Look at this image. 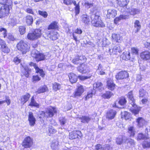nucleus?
<instances>
[{
    "instance_id": "obj_1",
    "label": "nucleus",
    "mask_w": 150,
    "mask_h": 150,
    "mask_svg": "<svg viewBox=\"0 0 150 150\" xmlns=\"http://www.w3.org/2000/svg\"><path fill=\"white\" fill-rule=\"evenodd\" d=\"M101 15L100 12L98 11L91 16V23L93 26L98 28L105 26V24L101 20Z\"/></svg>"
},
{
    "instance_id": "obj_2",
    "label": "nucleus",
    "mask_w": 150,
    "mask_h": 150,
    "mask_svg": "<svg viewBox=\"0 0 150 150\" xmlns=\"http://www.w3.org/2000/svg\"><path fill=\"white\" fill-rule=\"evenodd\" d=\"M0 4L3 5L0 7V18H5L8 16L10 9L12 8V2H7L2 4L0 3Z\"/></svg>"
},
{
    "instance_id": "obj_3",
    "label": "nucleus",
    "mask_w": 150,
    "mask_h": 150,
    "mask_svg": "<svg viewBox=\"0 0 150 150\" xmlns=\"http://www.w3.org/2000/svg\"><path fill=\"white\" fill-rule=\"evenodd\" d=\"M127 97L129 99V103L132 106L130 109V111L134 115L137 116L139 113L140 108L135 103V100L134 98L133 94L132 91L128 93Z\"/></svg>"
},
{
    "instance_id": "obj_4",
    "label": "nucleus",
    "mask_w": 150,
    "mask_h": 150,
    "mask_svg": "<svg viewBox=\"0 0 150 150\" xmlns=\"http://www.w3.org/2000/svg\"><path fill=\"white\" fill-rule=\"evenodd\" d=\"M42 34V31L40 29H35L33 32L28 34L27 38L30 40H36L40 38Z\"/></svg>"
},
{
    "instance_id": "obj_5",
    "label": "nucleus",
    "mask_w": 150,
    "mask_h": 150,
    "mask_svg": "<svg viewBox=\"0 0 150 150\" xmlns=\"http://www.w3.org/2000/svg\"><path fill=\"white\" fill-rule=\"evenodd\" d=\"M17 47L18 50L22 52L23 54H25L29 51V47L23 41L19 42L17 44Z\"/></svg>"
},
{
    "instance_id": "obj_6",
    "label": "nucleus",
    "mask_w": 150,
    "mask_h": 150,
    "mask_svg": "<svg viewBox=\"0 0 150 150\" xmlns=\"http://www.w3.org/2000/svg\"><path fill=\"white\" fill-rule=\"evenodd\" d=\"M32 56L34 57L36 61L39 62L43 60L46 59V55L44 54L40 53L35 50L33 51L31 53Z\"/></svg>"
},
{
    "instance_id": "obj_7",
    "label": "nucleus",
    "mask_w": 150,
    "mask_h": 150,
    "mask_svg": "<svg viewBox=\"0 0 150 150\" xmlns=\"http://www.w3.org/2000/svg\"><path fill=\"white\" fill-rule=\"evenodd\" d=\"M86 60V58L83 55H78L72 60V62L74 64H81Z\"/></svg>"
},
{
    "instance_id": "obj_8",
    "label": "nucleus",
    "mask_w": 150,
    "mask_h": 150,
    "mask_svg": "<svg viewBox=\"0 0 150 150\" xmlns=\"http://www.w3.org/2000/svg\"><path fill=\"white\" fill-rule=\"evenodd\" d=\"M82 136V134L80 131H74L69 133V138L71 139H73L77 138H81Z\"/></svg>"
},
{
    "instance_id": "obj_9",
    "label": "nucleus",
    "mask_w": 150,
    "mask_h": 150,
    "mask_svg": "<svg viewBox=\"0 0 150 150\" xmlns=\"http://www.w3.org/2000/svg\"><path fill=\"white\" fill-rule=\"evenodd\" d=\"M33 144L32 140L30 137L25 138L22 143V145L25 148L30 147Z\"/></svg>"
},
{
    "instance_id": "obj_10",
    "label": "nucleus",
    "mask_w": 150,
    "mask_h": 150,
    "mask_svg": "<svg viewBox=\"0 0 150 150\" xmlns=\"http://www.w3.org/2000/svg\"><path fill=\"white\" fill-rule=\"evenodd\" d=\"M117 114L116 111L113 109L108 110L106 113V117L108 120H110L113 119Z\"/></svg>"
},
{
    "instance_id": "obj_11",
    "label": "nucleus",
    "mask_w": 150,
    "mask_h": 150,
    "mask_svg": "<svg viewBox=\"0 0 150 150\" xmlns=\"http://www.w3.org/2000/svg\"><path fill=\"white\" fill-rule=\"evenodd\" d=\"M57 113L56 109L55 108H52L46 111L44 113V115L47 118L52 117L53 116L54 114H56Z\"/></svg>"
},
{
    "instance_id": "obj_12",
    "label": "nucleus",
    "mask_w": 150,
    "mask_h": 150,
    "mask_svg": "<svg viewBox=\"0 0 150 150\" xmlns=\"http://www.w3.org/2000/svg\"><path fill=\"white\" fill-rule=\"evenodd\" d=\"M84 91L83 86L80 84H78L77 86L76 91L75 92L74 96L75 97L79 96L82 94Z\"/></svg>"
},
{
    "instance_id": "obj_13",
    "label": "nucleus",
    "mask_w": 150,
    "mask_h": 150,
    "mask_svg": "<svg viewBox=\"0 0 150 150\" xmlns=\"http://www.w3.org/2000/svg\"><path fill=\"white\" fill-rule=\"evenodd\" d=\"M29 65L31 66H33L35 68L36 72L37 73L40 74V75L42 77H43L45 75L44 71L42 69H40L37 67L36 63H34L33 62H31L29 64Z\"/></svg>"
},
{
    "instance_id": "obj_14",
    "label": "nucleus",
    "mask_w": 150,
    "mask_h": 150,
    "mask_svg": "<svg viewBox=\"0 0 150 150\" xmlns=\"http://www.w3.org/2000/svg\"><path fill=\"white\" fill-rule=\"evenodd\" d=\"M77 69L80 72L83 73H86L90 71L89 67L83 64L77 67Z\"/></svg>"
},
{
    "instance_id": "obj_15",
    "label": "nucleus",
    "mask_w": 150,
    "mask_h": 150,
    "mask_svg": "<svg viewBox=\"0 0 150 150\" xmlns=\"http://www.w3.org/2000/svg\"><path fill=\"white\" fill-rule=\"evenodd\" d=\"M117 6L120 7L126 8L129 2V0H116Z\"/></svg>"
},
{
    "instance_id": "obj_16",
    "label": "nucleus",
    "mask_w": 150,
    "mask_h": 150,
    "mask_svg": "<svg viewBox=\"0 0 150 150\" xmlns=\"http://www.w3.org/2000/svg\"><path fill=\"white\" fill-rule=\"evenodd\" d=\"M128 74L125 71H121L119 72L116 75V78L117 80L123 79L128 77Z\"/></svg>"
},
{
    "instance_id": "obj_17",
    "label": "nucleus",
    "mask_w": 150,
    "mask_h": 150,
    "mask_svg": "<svg viewBox=\"0 0 150 150\" xmlns=\"http://www.w3.org/2000/svg\"><path fill=\"white\" fill-rule=\"evenodd\" d=\"M117 15V12L114 9H108L107 10L106 17L108 19L112 18H114Z\"/></svg>"
},
{
    "instance_id": "obj_18",
    "label": "nucleus",
    "mask_w": 150,
    "mask_h": 150,
    "mask_svg": "<svg viewBox=\"0 0 150 150\" xmlns=\"http://www.w3.org/2000/svg\"><path fill=\"white\" fill-rule=\"evenodd\" d=\"M109 52L113 54H117L118 53H120L122 52V49L119 45H117L114 46L112 49H110Z\"/></svg>"
},
{
    "instance_id": "obj_19",
    "label": "nucleus",
    "mask_w": 150,
    "mask_h": 150,
    "mask_svg": "<svg viewBox=\"0 0 150 150\" xmlns=\"http://www.w3.org/2000/svg\"><path fill=\"white\" fill-rule=\"evenodd\" d=\"M24 21L27 26L31 25L33 22V17L29 15H28L25 17Z\"/></svg>"
},
{
    "instance_id": "obj_20",
    "label": "nucleus",
    "mask_w": 150,
    "mask_h": 150,
    "mask_svg": "<svg viewBox=\"0 0 150 150\" xmlns=\"http://www.w3.org/2000/svg\"><path fill=\"white\" fill-rule=\"evenodd\" d=\"M28 120L30 125L31 126H34L35 124L36 119L32 112H30L29 113Z\"/></svg>"
},
{
    "instance_id": "obj_21",
    "label": "nucleus",
    "mask_w": 150,
    "mask_h": 150,
    "mask_svg": "<svg viewBox=\"0 0 150 150\" xmlns=\"http://www.w3.org/2000/svg\"><path fill=\"white\" fill-rule=\"evenodd\" d=\"M140 57L144 60H148L150 59V52L148 51L142 52L141 53Z\"/></svg>"
},
{
    "instance_id": "obj_22",
    "label": "nucleus",
    "mask_w": 150,
    "mask_h": 150,
    "mask_svg": "<svg viewBox=\"0 0 150 150\" xmlns=\"http://www.w3.org/2000/svg\"><path fill=\"white\" fill-rule=\"evenodd\" d=\"M81 21L86 25H88L90 22L89 16L87 15L83 14L81 16Z\"/></svg>"
},
{
    "instance_id": "obj_23",
    "label": "nucleus",
    "mask_w": 150,
    "mask_h": 150,
    "mask_svg": "<svg viewBox=\"0 0 150 150\" xmlns=\"http://www.w3.org/2000/svg\"><path fill=\"white\" fill-rule=\"evenodd\" d=\"M107 86L108 89L112 91L115 89V85L114 83L112 80L108 79L107 81Z\"/></svg>"
},
{
    "instance_id": "obj_24",
    "label": "nucleus",
    "mask_w": 150,
    "mask_h": 150,
    "mask_svg": "<svg viewBox=\"0 0 150 150\" xmlns=\"http://www.w3.org/2000/svg\"><path fill=\"white\" fill-rule=\"evenodd\" d=\"M70 82L72 83H76L78 77L74 74L70 73L68 75Z\"/></svg>"
},
{
    "instance_id": "obj_25",
    "label": "nucleus",
    "mask_w": 150,
    "mask_h": 150,
    "mask_svg": "<svg viewBox=\"0 0 150 150\" xmlns=\"http://www.w3.org/2000/svg\"><path fill=\"white\" fill-rule=\"evenodd\" d=\"M47 37L53 40H55L57 38V33L53 30H51L48 33Z\"/></svg>"
},
{
    "instance_id": "obj_26",
    "label": "nucleus",
    "mask_w": 150,
    "mask_h": 150,
    "mask_svg": "<svg viewBox=\"0 0 150 150\" xmlns=\"http://www.w3.org/2000/svg\"><path fill=\"white\" fill-rule=\"evenodd\" d=\"M149 138L148 134H144L142 133H139L137 135V139L138 141H139L145 139H148Z\"/></svg>"
},
{
    "instance_id": "obj_27",
    "label": "nucleus",
    "mask_w": 150,
    "mask_h": 150,
    "mask_svg": "<svg viewBox=\"0 0 150 150\" xmlns=\"http://www.w3.org/2000/svg\"><path fill=\"white\" fill-rule=\"evenodd\" d=\"M48 91L49 90L47 86L44 85L42 86H40V88H38V90L36 91V93H40Z\"/></svg>"
},
{
    "instance_id": "obj_28",
    "label": "nucleus",
    "mask_w": 150,
    "mask_h": 150,
    "mask_svg": "<svg viewBox=\"0 0 150 150\" xmlns=\"http://www.w3.org/2000/svg\"><path fill=\"white\" fill-rule=\"evenodd\" d=\"M30 97V95L29 93H27L25 95L22 96L21 98V103L24 104L29 100Z\"/></svg>"
},
{
    "instance_id": "obj_29",
    "label": "nucleus",
    "mask_w": 150,
    "mask_h": 150,
    "mask_svg": "<svg viewBox=\"0 0 150 150\" xmlns=\"http://www.w3.org/2000/svg\"><path fill=\"white\" fill-rule=\"evenodd\" d=\"M72 3L75 6L74 7V10L75 11V15H77L79 14L80 12V6L79 2L76 4V2L75 0H72Z\"/></svg>"
},
{
    "instance_id": "obj_30",
    "label": "nucleus",
    "mask_w": 150,
    "mask_h": 150,
    "mask_svg": "<svg viewBox=\"0 0 150 150\" xmlns=\"http://www.w3.org/2000/svg\"><path fill=\"white\" fill-rule=\"evenodd\" d=\"M112 37L113 40L117 42H120L122 40V37L118 34H113Z\"/></svg>"
},
{
    "instance_id": "obj_31",
    "label": "nucleus",
    "mask_w": 150,
    "mask_h": 150,
    "mask_svg": "<svg viewBox=\"0 0 150 150\" xmlns=\"http://www.w3.org/2000/svg\"><path fill=\"white\" fill-rule=\"evenodd\" d=\"M79 118L81 120V122L83 123H88L91 120V117L87 116H83Z\"/></svg>"
},
{
    "instance_id": "obj_32",
    "label": "nucleus",
    "mask_w": 150,
    "mask_h": 150,
    "mask_svg": "<svg viewBox=\"0 0 150 150\" xmlns=\"http://www.w3.org/2000/svg\"><path fill=\"white\" fill-rule=\"evenodd\" d=\"M136 122L137 123V126L140 127H142L144 124L145 121L143 118L139 117L137 119Z\"/></svg>"
},
{
    "instance_id": "obj_33",
    "label": "nucleus",
    "mask_w": 150,
    "mask_h": 150,
    "mask_svg": "<svg viewBox=\"0 0 150 150\" xmlns=\"http://www.w3.org/2000/svg\"><path fill=\"white\" fill-rule=\"evenodd\" d=\"M29 106H34L37 108H38L40 107L38 103L34 99V97H32L30 100V102Z\"/></svg>"
},
{
    "instance_id": "obj_34",
    "label": "nucleus",
    "mask_w": 150,
    "mask_h": 150,
    "mask_svg": "<svg viewBox=\"0 0 150 150\" xmlns=\"http://www.w3.org/2000/svg\"><path fill=\"white\" fill-rule=\"evenodd\" d=\"M126 137L122 136H119L117 138L116 142L117 144L121 145L123 142H125Z\"/></svg>"
},
{
    "instance_id": "obj_35",
    "label": "nucleus",
    "mask_w": 150,
    "mask_h": 150,
    "mask_svg": "<svg viewBox=\"0 0 150 150\" xmlns=\"http://www.w3.org/2000/svg\"><path fill=\"white\" fill-rule=\"evenodd\" d=\"M58 142L56 140H53L51 144V147L52 150H56L58 148Z\"/></svg>"
},
{
    "instance_id": "obj_36",
    "label": "nucleus",
    "mask_w": 150,
    "mask_h": 150,
    "mask_svg": "<svg viewBox=\"0 0 150 150\" xmlns=\"http://www.w3.org/2000/svg\"><path fill=\"white\" fill-rule=\"evenodd\" d=\"M59 27V24L58 22L54 21L50 24L47 28H58Z\"/></svg>"
},
{
    "instance_id": "obj_37",
    "label": "nucleus",
    "mask_w": 150,
    "mask_h": 150,
    "mask_svg": "<svg viewBox=\"0 0 150 150\" xmlns=\"http://www.w3.org/2000/svg\"><path fill=\"white\" fill-rule=\"evenodd\" d=\"M121 57L123 60H129L130 58V53L129 52H124L121 55Z\"/></svg>"
},
{
    "instance_id": "obj_38",
    "label": "nucleus",
    "mask_w": 150,
    "mask_h": 150,
    "mask_svg": "<svg viewBox=\"0 0 150 150\" xmlns=\"http://www.w3.org/2000/svg\"><path fill=\"white\" fill-rule=\"evenodd\" d=\"M139 97L143 98L147 97V93L146 91L143 89H140L139 91Z\"/></svg>"
},
{
    "instance_id": "obj_39",
    "label": "nucleus",
    "mask_w": 150,
    "mask_h": 150,
    "mask_svg": "<svg viewBox=\"0 0 150 150\" xmlns=\"http://www.w3.org/2000/svg\"><path fill=\"white\" fill-rule=\"evenodd\" d=\"M128 132L130 134L131 137H134L135 134V131L134 128L133 127H128Z\"/></svg>"
},
{
    "instance_id": "obj_40",
    "label": "nucleus",
    "mask_w": 150,
    "mask_h": 150,
    "mask_svg": "<svg viewBox=\"0 0 150 150\" xmlns=\"http://www.w3.org/2000/svg\"><path fill=\"white\" fill-rule=\"evenodd\" d=\"M126 16L123 15H120L119 17H116L114 19V22L116 24H117L119 22L121 19H125Z\"/></svg>"
},
{
    "instance_id": "obj_41",
    "label": "nucleus",
    "mask_w": 150,
    "mask_h": 150,
    "mask_svg": "<svg viewBox=\"0 0 150 150\" xmlns=\"http://www.w3.org/2000/svg\"><path fill=\"white\" fill-rule=\"evenodd\" d=\"M113 95V93L111 92L107 91L102 95V97L104 98L109 99Z\"/></svg>"
},
{
    "instance_id": "obj_42",
    "label": "nucleus",
    "mask_w": 150,
    "mask_h": 150,
    "mask_svg": "<svg viewBox=\"0 0 150 150\" xmlns=\"http://www.w3.org/2000/svg\"><path fill=\"white\" fill-rule=\"evenodd\" d=\"M127 101L125 98L123 97H120L118 101V103L121 105H124L126 103Z\"/></svg>"
},
{
    "instance_id": "obj_43",
    "label": "nucleus",
    "mask_w": 150,
    "mask_h": 150,
    "mask_svg": "<svg viewBox=\"0 0 150 150\" xmlns=\"http://www.w3.org/2000/svg\"><path fill=\"white\" fill-rule=\"evenodd\" d=\"M61 87V85L58 83L54 82L53 84V89L55 91L59 90Z\"/></svg>"
},
{
    "instance_id": "obj_44",
    "label": "nucleus",
    "mask_w": 150,
    "mask_h": 150,
    "mask_svg": "<svg viewBox=\"0 0 150 150\" xmlns=\"http://www.w3.org/2000/svg\"><path fill=\"white\" fill-rule=\"evenodd\" d=\"M142 146L144 149L150 148V140L144 141L142 143Z\"/></svg>"
},
{
    "instance_id": "obj_45",
    "label": "nucleus",
    "mask_w": 150,
    "mask_h": 150,
    "mask_svg": "<svg viewBox=\"0 0 150 150\" xmlns=\"http://www.w3.org/2000/svg\"><path fill=\"white\" fill-rule=\"evenodd\" d=\"M24 71H23V73L26 77H28L29 76L30 71V70L28 67L25 66L24 67Z\"/></svg>"
},
{
    "instance_id": "obj_46",
    "label": "nucleus",
    "mask_w": 150,
    "mask_h": 150,
    "mask_svg": "<svg viewBox=\"0 0 150 150\" xmlns=\"http://www.w3.org/2000/svg\"><path fill=\"white\" fill-rule=\"evenodd\" d=\"M59 120L61 125H64L67 122V120L64 117H60L59 118Z\"/></svg>"
},
{
    "instance_id": "obj_47",
    "label": "nucleus",
    "mask_w": 150,
    "mask_h": 150,
    "mask_svg": "<svg viewBox=\"0 0 150 150\" xmlns=\"http://www.w3.org/2000/svg\"><path fill=\"white\" fill-rule=\"evenodd\" d=\"M125 142L127 143L128 144H129L131 146H134L135 144V142L134 140L126 138Z\"/></svg>"
},
{
    "instance_id": "obj_48",
    "label": "nucleus",
    "mask_w": 150,
    "mask_h": 150,
    "mask_svg": "<svg viewBox=\"0 0 150 150\" xmlns=\"http://www.w3.org/2000/svg\"><path fill=\"white\" fill-rule=\"evenodd\" d=\"M38 13L39 15L42 16L44 18H46L48 16L47 13L46 11L39 10Z\"/></svg>"
},
{
    "instance_id": "obj_49",
    "label": "nucleus",
    "mask_w": 150,
    "mask_h": 150,
    "mask_svg": "<svg viewBox=\"0 0 150 150\" xmlns=\"http://www.w3.org/2000/svg\"><path fill=\"white\" fill-rule=\"evenodd\" d=\"M132 54L135 55H137L138 54L139 50L136 47H133L131 48Z\"/></svg>"
},
{
    "instance_id": "obj_50",
    "label": "nucleus",
    "mask_w": 150,
    "mask_h": 150,
    "mask_svg": "<svg viewBox=\"0 0 150 150\" xmlns=\"http://www.w3.org/2000/svg\"><path fill=\"white\" fill-rule=\"evenodd\" d=\"M137 10L135 8H132L129 10L128 12V13L134 16L137 13Z\"/></svg>"
},
{
    "instance_id": "obj_51",
    "label": "nucleus",
    "mask_w": 150,
    "mask_h": 150,
    "mask_svg": "<svg viewBox=\"0 0 150 150\" xmlns=\"http://www.w3.org/2000/svg\"><path fill=\"white\" fill-rule=\"evenodd\" d=\"M1 48H2V51L4 53H8L10 51V49L7 46L6 44L3 46Z\"/></svg>"
},
{
    "instance_id": "obj_52",
    "label": "nucleus",
    "mask_w": 150,
    "mask_h": 150,
    "mask_svg": "<svg viewBox=\"0 0 150 150\" xmlns=\"http://www.w3.org/2000/svg\"><path fill=\"white\" fill-rule=\"evenodd\" d=\"M134 27L135 28H141V24L139 20H136L135 21L134 23Z\"/></svg>"
},
{
    "instance_id": "obj_53",
    "label": "nucleus",
    "mask_w": 150,
    "mask_h": 150,
    "mask_svg": "<svg viewBox=\"0 0 150 150\" xmlns=\"http://www.w3.org/2000/svg\"><path fill=\"white\" fill-rule=\"evenodd\" d=\"M122 114L123 115L125 119L126 120H128L129 117V114L127 112H122Z\"/></svg>"
},
{
    "instance_id": "obj_54",
    "label": "nucleus",
    "mask_w": 150,
    "mask_h": 150,
    "mask_svg": "<svg viewBox=\"0 0 150 150\" xmlns=\"http://www.w3.org/2000/svg\"><path fill=\"white\" fill-rule=\"evenodd\" d=\"M25 12L34 15V13L33 10L30 8H27L25 10Z\"/></svg>"
},
{
    "instance_id": "obj_55",
    "label": "nucleus",
    "mask_w": 150,
    "mask_h": 150,
    "mask_svg": "<svg viewBox=\"0 0 150 150\" xmlns=\"http://www.w3.org/2000/svg\"><path fill=\"white\" fill-rule=\"evenodd\" d=\"M63 3L67 5H71L72 4V0H64Z\"/></svg>"
},
{
    "instance_id": "obj_56",
    "label": "nucleus",
    "mask_w": 150,
    "mask_h": 150,
    "mask_svg": "<svg viewBox=\"0 0 150 150\" xmlns=\"http://www.w3.org/2000/svg\"><path fill=\"white\" fill-rule=\"evenodd\" d=\"M85 6L88 8H91L93 6V3H90L88 2H86L84 3Z\"/></svg>"
},
{
    "instance_id": "obj_57",
    "label": "nucleus",
    "mask_w": 150,
    "mask_h": 150,
    "mask_svg": "<svg viewBox=\"0 0 150 150\" xmlns=\"http://www.w3.org/2000/svg\"><path fill=\"white\" fill-rule=\"evenodd\" d=\"M93 92L92 91L91 92H88L87 95L86 97V100L92 97L93 94Z\"/></svg>"
},
{
    "instance_id": "obj_58",
    "label": "nucleus",
    "mask_w": 150,
    "mask_h": 150,
    "mask_svg": "<svg viewBox=\"0 0 150 150\" xmlns=\"http://www.w3.org/2000/svg\"><path fill=\"white\" fill-rule=\"evenodd\" d=\"M103 84L101 82L98 81L96 82L95 84H94L93 87L94 88L96 87V88H97L101 85H102Z\"/></svg>"
},
{
    "instance_id": "obj_59",
    "label": "nucleus",
    "mask_w": 150,
    "mask_h": 150,
    "mask_svg": "<svg viewBox=\"0 0 150 150\" xmlns=\"http://www.w3.org/2000/svg\"><path fill=\"white\" fill-rule=\"evenodd\" d=\"M94 150H103L101 145L100 144H97L96 146V148Z\"/></svg>"
},
{
    "instance_id": "obj_60",
    "label": "nucleus",
    "mask_w": 150,
    "mask_h": 150,
    "mask_svg": "<svg viewBox=\"0 0 150 150\" xmlns=\"http://www.w3.org/2000/svg\"><path fill=\"white\" fill-rule=\"evenodd\" d=\"M40 80V78L38 75L33 76V81H38Z\"/></svg>"
},
{
    "instance_id": "obj_61",
    "label": "nucleus",
    "mask_w": 150,
    "mask_h": 150,
    "mask_svg": "<svg viewBox=\"0 0 150 150\" xmlns=\"http://www.w3.org/2000/svg\"><path fill=\"white\" fill-rule=\"evenodd\" d=\"M49 132L52 134H53L55 133L56 132V130L54 129L53 127H51L50 128L49 130Z\"/></svg>"
},
{
    "instance_id": "obj_62",
    "label": "nucleus",
    "mask_w": 150,
    "mask_h": 150,
    "mask_svg": "<svg viewBox=\"0 0 150 150\" xmlns=\"http://www.w3.org/2000/svg\"><path fill=\"white\" fill-rule=\"evenodd\" d=\"M79 79L81 80H84L89 78V77L86 76H79Z\"/></svg>"
},
{
    "instance_id": "obj_63",
    "label": "nucleus",
    "mask_w": 150,
    "mask_h": 150,
    "mask_svg": "<svg viewBox=\"0 0 150 150\" xmlns=\"http://www.w3.org/2000/svg\"><path fill=\"white\" fill-rule=\"evenodd\" d=\"M6 100H3V101H4V103L6 102L7 104L8 105H9L11 103V101L10 99L9 98V97H6Z\"/></svg>"
},
{
    "instance_id": "obj_64",
    "label": "nucleus",
    "mask_w": 150,
    "mask_h": 150,
    "mask_svg": "<svg viewBox=\"0 0 150 150\" xmlns=\"http://www.w3.org/2000/svg\"><path fill=\"white\" fill-rule=\"evenodd\" d=\"M13 62L16 64H18L20 62V60L17 57H15L13 59Z\"/></svg>"
}]
</instances>
